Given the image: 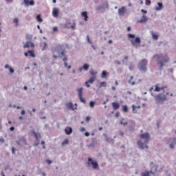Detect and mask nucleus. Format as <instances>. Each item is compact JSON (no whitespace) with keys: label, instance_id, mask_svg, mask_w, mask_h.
I'll return each mask as SVG.
<instances>
[{"label":"nucleus","instance_id":"nucleus-1","mask_svg":"<svg viewBox=\"0 0 176 176\" xmlns=\"http://www.w3.org/2000/svg\"><path fill=\"white\" fill-rule=\"evenodd\" d=\"M157 57V64L160 65L159 67V71H163V67L168 61L170 60V58H168V56L164 54H155L153 56V58H156Z\"/></svg>","mask_w":176,"mask_h":176},{"label":"nucleus","instance_id":"nucleus-2","mask_svg":"<svg viewBox=\"0 0 176 176\" xmlns=\"http://www.w3.org/2000/svg\"><path fill=\"white\" fill-rule=\"evenodd\" d=\"M168 94H170V92H166V91H164L163 93H160L157 95H153V94H151V96L155 98V104H163L165 101H168V98H167Z\"/></svg>","mask_w":176,"mask_h":176},{"label":"nucleus","instance_id":"nucleus-3","mask_svg":"<svg viewBox=\"0 0 176 176\" xmlns=\"http://www.w3.org/2000/svg\"><path fill=\"white\" fill-rule=\"evenodd\" d=\"M147 65H148V60L144 58L138 63V68L142 74H145V72H146V71H148V67H146Z\"/></svg>","mask_w":176,"mask_h":176},{"label":"nucleus","instance_id":"nucleus-4","mask_svg":"<svg viewBox=\"0 0 176 176\" xmlns=\"http://www.w3.org/2000/svg\"><path fill=\"white\" fill-rule=\"evenodd\" d=\"M109 9V4L108 3V1H104L102 3V5L98 6L96 8L95 10L96 12H98V13H105V10Z\"/></svg>","mask_w":176,"mask_h":176},{"label":"nucleus","instance_id":"nucleus-5","mask_svg":"<svg viewBox=\"0 0 176 176\" xmlns=\"http://www.w3.org/2000/svg\"><path fill=\"white\" fill-rule=\"evenodd\" d=\"M65 49V45H64V44H58L52 48V52L57 53L58 54L60 53V52L63 51Z\"/></svg>","mask_w":176,"mask_h":176},{"label":"nucleus","instance_id":"nucleus-6","mask_svg":"<svg viewBox=\"0 0 176 176\" xmlns=\"http://www.w3.org/2000/svg\"><path fill=\"white\" fill-rule=\"evenodd\" d=\"M87 164L88 165L87 167H90V166H92V168L94 170H97L98 168V162L93 160V158L89 157L88 162H87Z\"/></svg>","mask_w":176,"mask_h":176},{"label":"nucleus","instance_id":"nucleus-7","mask_svg":"<svg viewBox=\"0 0 176 176\" xmlns=\"http://www.w3.org/2000/svg\"><path fill=\"white\" fill-rule=\"evenodd\" d=\"M139 137L141 140H144V144H149V140H151V136H149V133L146 132L142 134H140Z\"/></svg>","mask_w":176,"mask_h":176},{"label":"nucleus","instance_id":"nucleus-8","mask_svg":"<svg viewBox=\"0 0 176 176\" xmlns=\"http://www.w3.org/2000/svg\"><path fill=\"white\" fill-rule=\"evenodd\" d=\"M77 91L78 92V98L80 102H83V104H86V99L83 98V87L77 89Z\"/></svg>","mask_w":176,"mask_h":176},{"label":"nucleus","instance_id":"nucleus-9","mask_svg":"<svg viewBox=\"0 0 176 176\" xmlns=\"http://www.w3.org/2000/svg\"><path fill=\"white\" fill-rule=\"evenodd\" d=\"M145 144H146L145 143V142H142L141 140H138L137 142V145L139 149H142V150H144V148L149 149V146L146 144L145 145Z\"/></svg>","mask_w":176,"mask_h":176},{"label":"nucleus","instance_id":"nucleus-10","mask_svg":"<svg viewBox=\"0 0 176 176\" xmlns=\"http://www.w3.org/2000/svg\"><path fill=\"white\" fill-rule=\"evenodd\" d=\"M131 43L135 47H138V45L141 43V38L140 37H136L135 40H131Z\"/></svg>","mask_w":176,"mask_h":176},{"label":"nucleus","instance_id":"nucleus-11","mask_svg":"<svg viewBox=\"0 0 176 176\" xmlns=\"http://www.w3.org/2000/svg\"><path fill=\"white\" fill-rule=\"evenodd\" d=\"M65 107L68 109H71L72 111H75V109H78V107H74V103L72 102H69L65 103Z\"/></svg>","mask_w":176,"mask_h":176},{"label":"nucleus","instance_id":"nucleus-12","mask_svg":"<svg viewBox=\"0 0 176 176\" xmlns=\"http://www.w3.org/2000/svg\"><path fill=\"white\" fill-rule=\"evenodd\" d=\"M76 25V23L74 22L73 23H71V22H66L65 24V28H67V30H69V28L74 29L75 28Z\"/></svg>","mask_w":176,"mask_h":176},{"label":"nucleus","instance_id":"nucleus-13","mask_svg":"<svg viewBox=\"0 0 176 176\" xmlns=\"http://www.w3.org/2000/svg\"><path fill=\"white\" fill-rule=\"evenodd\" d=\"M23 3L25 6H34V5H35V1L34 0H24Z\"/></svg>","mask_w":176,"mask_h":176},{"label":"nucleus","instance_id":"nucleus-14","mask_svg":"<svg viewBox=\"0 0 176 176\" xmlns=\"http://www.w3.org/2000/svg\"><path fill=\"white\" fill-rule=\"evenodd\" d=\"M72 127L71 126H67L65 129V133L66 135H71L72 134Z\"/></svg>","mask_w":176,"mask_h":176},{"label":"nucleus","instance_id":"nucleus-15","mask_svg":"<svg viewBox=\"0 0 176 176\" xmlns=\"http://www.w3.org/2000/svg\"><path fill=\"white\" fill-rule=\"evenodd\" d=\"M59 10L58 8H54L52 10V16L53 17H58Z\"/></svg>","mask_w":176,"mask_h":176},{"label":"nucleus","instance_id":"nucleus-16","mask_svg":"<svg viewBox=\"0 0 176 176\" xmlns=\"http://www.w3.org/2000/svg\"><path fill=\"white\" fill-rule=\"evenodd\" d=\"M126 12V8L122 7L118 9V14L119 16H124V13Z\"/></svg>","mask_w":176,"mask_h":176},{"label":"nucleus","instance_id":"nucleus-17","mask_svg":"<svg viewBox=\"0 0 176 176\" xmlns=\"http://www.w3.org/2000/svg\"><path fill=\"white\" fill-rule=\"evenodd\" d=\"M111 104L115 111L120 108V104H119V102H113L111 103Z\"/></svg>","mask_w":176,"mask_h":176},{"label":"nucleus","instance_id":"nucleus-18","mask_svg":"<svg viewBox=\"0 0 176 176\" xmlns=\"http://www.w3.org/2000/svg\"><path fill=\"white\" fill-rule=\"evenodd\" d=\"M103 135L104 137H105L104 140L107 142H109V144H113V139L109 138L107 134H104Z\"/></svg>","mask_w":176,"mask_h":176},{"label":"nucleus","instance_id":"nucleus-19","mask_svg":"<svg viewBox=\"0 0 176 176\" xmlns=\"http://www.w3.org/2000/svg\"><path fill=\"white\" fill-rule=\"evenodd\" d=\"M147 21H148V17H146L145 14H143L141 20L138 21V23H146Z\"/></svg>","mask_w":176,"mask_h":176},{"label":"nucleus","instance_id":"nucleus-20","mask_svg":"<svg viewBox=\"0 0 176 176\" xmlns=\"http://www.w3.org/2000/svg\"><path fill=\"white\" fill-rule=\"evenodd\" d=\"M40 46L41 47H43L42 50H47V43H45V42H41L40 43Z\"/></svg>","mask_w":176,"mask_h":176},{"label":"nucleus","instance_id":"nucleus-21","mask_svg":"<svg viewBox=\"0 0 176 176\" xmlns=\"http://www.w3.org/2000/svg\"><path fill=\"white\" fill-rule=\"evenodd\" d=\"M157 5L158 6L155 7V10H157V12H159L163 9V3L158 2Z\"/></svg>","mask_w":176,"mask_h":176},{"label":"nucleus","instance_id":"nucleus-22","mask_svg":"<svg viewBox=\"0 0 176 176\" xmlns=\"http://www.w3.org/2000/svg\"><path fill=\"white\" fill-rule=\"evenodd\" d=\"M81 16L82 17H84V20L85 21H87V20L89 19V16L87 15V11H84L81 13Z\"/></svg>","mask_w":176,"mask_h":176},{"label":"nucleus","instance_id":"nucleus-23","mask_svg":"<svg viewBox=\"0 0 176 176\" xmlns=\"http://www.w3.org/2000/svg\"><path fill=\"white\" fill-rule=\"evenodd\" d=\"M94 80H96V76L91 77L87 81L85 82V85H87V83L92 85V83H94Z\"/></svg>","mask_w":176,"mask_h":176},{"label":"nucleus","instance_id":"nucleus-24","mask_svg":"<svg viewBox=\"0 0 176 176\" xmlns=\"http://www.w3.org/2000/svg\"><path fill=\"white\" fill-rule=\"evenodd\" d=\"M108 75H109V73L107 72V71L103 70L102 72V74H101V78L102 79H106L107 76H108Z\"/></svg>","mask_w":176,"mask_h":176},{"label":"nucleus","instance_id":"nucleus-25","mask_svg":"<svg viewBox=\"0 0 176 176\" xmlns=\"http://www.w3.org/2000/svg\"><path fill=\"white\" fill-rule=\"evenodd\" d=\"M59 58H63V57H65L67 54H65V48L60 52V54H58Z\"/></svg>","mask_w":176,"mask_h":176},{"label":"nucleus","instance_id":"nucleus-26","mask_svg":"<svg viewBox=\"0 0 176 176\" xmlns=\"http://www.w3.org/2000/svg\"><path fill=\"white\" fill-rule=\"evenodd\" d=\"M32 134L36 140H39V138H41V133H36L34 130L32 131Z\"/></svg>","mask_w":176,"mask_h":176},{"label":"nucleus","instance_id":"nucleus-27","mask_svg":"<svg viewBox=\"0 0 176 176\" xmlns=\"http://www.w3.org/2000/svg\"><path fill=\"white\" fill-rule=\"evenodd\" d=\"M135 108H138V109H140V108H141V106H138V107H135V105L133 104L132 105V112L133 113H137V111L135 109Z\"/></svg>","mask_w":176,"mask_h":176},{"label":"nucleus","instance_id":"nucleus-28","mask_svg":"<svg viewBox=\"0 0 176 176\" xmlns=\"http://www.w3.org/2000/svg\"><path fill=\"white\" fill-rule=\"evenodd\" d=\"M134 79V76H131V78L129 80L128 83H129V85H131V86H134V85H135V82H131V80H133Z\"/></svg>","mask_w":176,"mask_h":176},{"label":"nucleus","instance_id":"nucleus-29","mask_svg":"<svg viewBox=\"0 0 176 176\" xmlns=\"http://www.w3.org/2000/svg\"><path fill=\"white\" fill-rule=\"evenodd\" d=\"M28 53L30 57H32V58H35V53H34V51L28 50Z\"/></svg>","mask_w":176,"mask_h":176},{"label":"nucleus","instance_id":"nucleus-30","mask_svg":"<svg viewBox=\"0 0 176 176\" xmlns=\"http://www.w3.org/2000/svg\"><path fill=\"white\" fill-rule=\"evenodd\" d=\"M89 68H90V65L87 63H85L82 66V69H85V71H89Z\"/></svg>","mask_w":176,"mask_h":176},{"label":"nucleus","instance_id":"nucleus-31","mask_svg":"<svg viewBox=\"0 0 176 176\" xmlns=\"http://www.w3.org/2000/svg\"><path fill=\"white\" fill-rule=\"evenodd\" d=\"M36 19L38 23H42V21H43V19L41 17V14L36 15Z\"/></svg>","mask_w":176,"mask_h":176},{"label":"nucleus","instance_id":"nucleus-32","mask_svg":"<svg viewBox=\"0 0 176 176\" xmlns=\"http://www.w3.org/2000/svg\"><path fill=\"white\" fill-rule=\"evenodd\" d=\"M122 111L123 112H125V113L129 112V107H127V105L122 106Z\"/></svg>","mask_w":176,"mask_h":176},{"label":"nucleus","instance_id":"nucleus-33","mask_svg":"<svg viewBox=\"0 0 176 176\" xmlns=\"http://www.w3.org/2000/svg\"><path fill=\"white\" fill-rule=\"evenodd\" d=\"M94 105H96V102L91 100L89 102V107L91 108H94Z\"/></svg>","mask_w":176,"mask_h":176},{"label":"nucleus","instance_id":"nucleus-34","mask_svg":"<svg viewBox=\"0 0 176 176\" xmlns=\"http://www.w3.org/2000/svg\"><path fill=\"white\" fill-rule=\"evenodd\" d=\"M30 41H26L25 44L24 45L23 47L25 49L27 47L28 49H30Z\"/></svg>","mask_w":176,"mask_h":176},{"label":"nucleus","instance_id":"nucleus-35","mask_svg":"<svg viewBox=\"0 0 176 176\" xmlns=\"http://www.w3.org/2000/svg\"><path fill=\"white\" fill-rule=\"evenodd\" d=\"M39 139L36 140V142L33 144V146H38L39 145Z\"/></svg>","mask_w":176,"mask_h":176},{"label":"nucleus","instance_id":"nucleus-36","mask_svg":"<svg viewBox=\"0 0 176 176\" xmlns=\"http://www.w3.org/2000/svg\"><path fill=\"white\" fill-rule=\"evenodd\" d=\"M100 87H107V82L105 81H103L100 82Z\"/></svg>","mask_w":176,"mask_h":176},{"label":"nucleus","instance_id":"nucleus-37","mask_svg":"<svg viewBox=\"0 0 176 176\" xmlns=\"http://www.w3.org/2000/svg\"><path fill=\"white\" fill-rule=\"evenodd\" d=\"M128 38H129L130 39H134V38H135V34H129Z\"/></svg>","mask_w":176,"mask_h":176},{"label":"nucleus","instance_id":"nucleus-38","mask_svg":"<svg viewBox=\"0 0 176 176\" xmlns=\"http://www.w3.org/2000/svg\"><path fill=\"white\" fill-rule=\"evenodd\" d=\"M67 144H69V140L68 139H66L64 142H62V145L64 146V145H67Z\"/></svg>","mask_w":176,"mask_h":176},{"label":"nucleus","instance_id":"nucleus-39","mask_svg":"<svg viewBox=\"0 0 176 176\" xmlns=\"http://www.w3.org/2000/svg\"><path fill=\"white\" fill-rule=\"evenodd\" d=\"M142 176H149V171L143 172L141 173Z\"/></svg>","mask_w":176,"mask_h":176},{"label":"nucleus","instance_id":"nucleus-40","mask_svg":"<svg viewBox=\"0 0 176 176\" xmlns=\"http://www.w3.org/2000/svg\"><path fill=\"white\" fill-rule=\"evenodd\" d=\"M123 120H124V118L121 119L120 124H123V126H127V122L123 123Z\"/></svg>","mask_w":176,"mask_h":176},{"label":"nucleus","instance_id":"nucleus-41","mask_svg":"<svg viewBox=\"0 0 176 176\" xmlns=\"http://www.w3.org/2000/svg\"><path fill=\"white\" fill-rule=\"evenodd\" d=\"M160 90H162V89L159 87L157 85H156L154 91L159 92L160 91Z\"/></svg>","mask_w":176,"mask_h":176},{"label":"nucleus","instance_id":"nucleus-42","mask_svg":"<svg viewBox=\"0 0 176 176\" xmlns=\"http://www.w3.org/2000/svg\"><path fill=\"white\" fill-rule=\"evenodd\" d=\"M94 142H96V141L94 140H93V142L91 143L90 144H89L88 146L89 148H94Z\"/></svg>","mask_w":176,"mask_h":176},{"label":"nucleus","instance_id":"nucleus-43","mask_svg":"<svg viewBox=\"0 0 176 176\" xmlns=\"http://www.w3.org/2000/svg\"><path fill=\"white\" fill-rule=\"evenodd\" d=\"M26 39H27V41H31V39H32V36L27 34Z\"/></svg>","mask_w":176,"mask_h":176},{"label":"nucleus","instance_id":"nucleus-44","mask_svg":"<svg viewBox=\"0 0 176 176\" xmlns=\"http://www.w3.org/2000/svg\"><path fill=\"white\" fill-rule=\"evenodd\" d=\"M145 4L146 6H151V0H146Z\"/></svg>","mask_w":176,"mask_h":176},{"label":"nucleus","instance_id":"nucleus-45","mask_svg":"<svg viewBox=\"0 0 176 176\" xmlns=\"http://www.w3.org/2000/svg\"><path fill=\"white\" fill-rule=\"evenodd\" d=\"M153 39L157 41V39H159V36H157L156 34H153Z\"/></svg>","mask_w":176,"mask_h":176},{"label":"nucleus","instance_id":"nucleus-46","mask_svg":"<svg viewBox=\"0 0 176 176\" xmlns=\"http://www.w3.org/2000/svg\"><path fill=\"white\" fill-rule=\"evenodd\" d=\"M9 71L11 74H14V69L12 68V67L9 68Z\"/></svg>","mask_w":176,"mask_h":176},{"label":"nucleus","instance_id":"nucleus-47","mask_svg":"<svg viewBox=\"0 0 176 176\" xmlns=\"http://www.w3.org/2000/svg\"><path fill=\"white\" fill-rule=\"evenodd\" d=\"M63 61H64V63H67V61H68V56L67 55L66 56H64Z\"/></svg>","mask_w":176,"mask_h":176},{"label":"nucleus","instance_id":"nucleus-48","mask_svg":"<svg viewBox=\"0 0 176 176\" xmlns=\"http://www.w3.org/2000/svg\"><path fill=\"white\" fill-rule=\"evenodd\" d=\"M16 144L19 145V146H21V140H16Z\"/></svg>","mask_w":176,"mask_h":176},{"label":"nucleus","instance_id":"nucleus-49","mask_svg":"<svg viewBox=\"0 0 176 176\" xmlns=\"http://www.w3.org/2000/svg\"><path fill=\"white\" fill-rule=\"evenodd\" d=\"M87 40L88 43H90V44L93 43L91 42V41L90 40V37H89V35L87 36Z\"/></svg>","mask_w":176,"mask_h":176},{"label":"nucleus","instance_id":"nucleus-50","mask_svg":"<svg viewBox=\"0 0 176 176\" xmlns=\"http://www.w3.org/2000/svg\"><path fill=\"white\" fill-rule=\"evenodd\" d=\"M12 155H15L16 154V148L14 147L12 148Z\"/></svg>","mask_w":176,"mask_h":176},{"label":"nucleus","instance_id":"nucleus-51","mask_svg":"<svg viewBox=\"0 0 176 176\" xmlns=\"http://www.w3.org/2000/svg\"><path fill=\"white\" fill-rule=\"evenodd\" d=\"M126 60V61H127V60H129V57L127 56H124V59L122 60V62L123 63H125V60Z\"/></svg>","mask_w":176,"mask_h":176},{"label":"nucleus","instance_id":"nucleus-52","mask_svg":"<svg viewBox=\"0 0 176 176\" xmlns=\"http://www.w3.org/2000/svg\"><path fill=\"white\" fill-rule=\"evenodd\" d=\"M52 54H53V58L56 60V59H57V58H58V55L57 56V55H56V53H52Z\"/></svg>","mask_w":176,"mask_h":176},{"label":"nucleus","instance_id":"nucleus-53","mask_svg":"<svg viewBox=\"0 0 176 176\" xmlns=\"http://www.w3.org/2000/svg\"><path fill=\"white\" fill-rule=\"evenodd\" d=\"M46 162L47 163V164H52V163H53V162L50 160H46Z\"/></svg>","mask_w":176,"mask_h":176},{"label":"nucleus","instance_id":"nucleus-54","mask_svg":"<svg viewBox=\"0 0 176 176\" xmlns=\"http://www.w3.org/2000/svg\"><path fill=\"white\" fill-rule=\"evenodd\" d=\"M141 12H142V13H144V14H146V13H148V11H146V10H144V9H142Z\"/></svg>","mask_w":176,"mask_h":176},{"label":"nucleus","instance_id":"nucleus-55","mask_svg":"<svg viewBox=\"0 0 176 176\" xmlns=\"http://www.w3.org/2000/svg\"><path fill=\"white\" fill-rule=\"evenodd\" d=\"M53 31H54V32H57V31H58V28L57 26L54 27V28H53Z\"/></svg>","mask_w":176,"mask_h":176},{"label":"nucleus","instance_id":"nucleus-56","mask_svg":"<svg viewBox=\"0 0 176 176\" xmlns=\"http://www.w3.org/2000/svg\"><path fill=\"white\" fill-rule=\"evenodd\" d=\"M90 119H91V118H90V117L87 116V117H86V120H86V122H90Z\"/></svg>","mask_w":176,"mask_h":176},{"label":"nucleus","instance_id":"nucleus-57","mask_svg":"<svg viewBox=\"0 0 176 176\" xmlns=\"http://www.w3.org/2000/svg\"><path fill=\"white\" fill-rule=\"evenodd\" d=\"M129 69H130V71H133V69H134V66L133 65H130L129 67Z\"/></svg>","mask_w":176,"mask_h":176},{"label":"nucleus","instance_id":"nucleus-58","mask_svg":"<svg viewBox=\"0 0 176 176\" xmlns=\"http://www.w3.org/2000/svg\"><path fill=\"white\" fill-rule=\"evenodd\" d=\"M119 133H120L119 135H121V137H123V135H124V132H122V131H120Z\"/></svg>","mask_w":176,"mask_h":176},{"label":"nucleus","instance_id":"nucleus-59","mask_svg":"<svg viewBox=\"0 0 176 176\" xmlns=\"http://www.w3.org/2000/svg\"><path fill=\"white\" fill-rule=\"evenodd\" d=\"M174 148H175V146H174V144H170V149H174Z\"/></svg>","mask_w":176,"mask_h":176},{"label":"nucleus","instance_id":"nucleus-60","mask_svg":"<svg viewBox=\"0 0 176 176\" xmlns=\"http://www.w3.org/2000/svg\"><path fill=\"white\" fill-rule=\"evenodd\" d=\"M21 140L23 141V142H24L25 144L27 142V140L25 139V138L23 137Z\"/></svg>","mask_w":176,"mask_h":176},{"label":"nucleus","instance_id":"nucleus-61","mask_svg":"<svg viewBox=\"0 0 176 176\" xmlns=\"http://www.w3.org/2000/svg\"><path fill=\"white\" fill-rule=\"evenodd\" d=\"M85 137H89L90 135V133L85 132Z\"/></svg>","mask_w":176,"mask_h":176},{"label":"nucleus","instance_id":"nucleus-62","mask_svg":"<svg viewBox=\"0 0 176 176\" xmlns=\"http://www.w3.org/2000/svg\"><path fill=\"white\" fill-rule=\"evenodd\" d=\"M0 142L3 144V142H5V139H3V138H0Z\"/></svg>","mask_w":176,"mask_h":176},{"label":"nucleus","instance_id":"nucleus-63","mask_svg":"<svg viewBox=\"0 0 176 176\" xmlns=\"http://www.w3.org/2000/svg\"><path fill=\"white\" fill-rule=\"evenodd\" d=\"M10 131H14V126H11L10 128Z\"/></svg>","mask_w":176,"mask_h":176},{"label":"nucleus","instance_id":"nucleus-64","mask_svg":"<svg viewBox=\"0 0 176 176\" xmlns=\"http://www.w3.org/2000/svg\"><path fill=\"white\" fill-rule=\"evenodd\" d=\"M90 74H91V75H96L97 72H94L91 71V72H90Z\"/></svg>","mask_w":176,"mask_h":176}]
</instances>
